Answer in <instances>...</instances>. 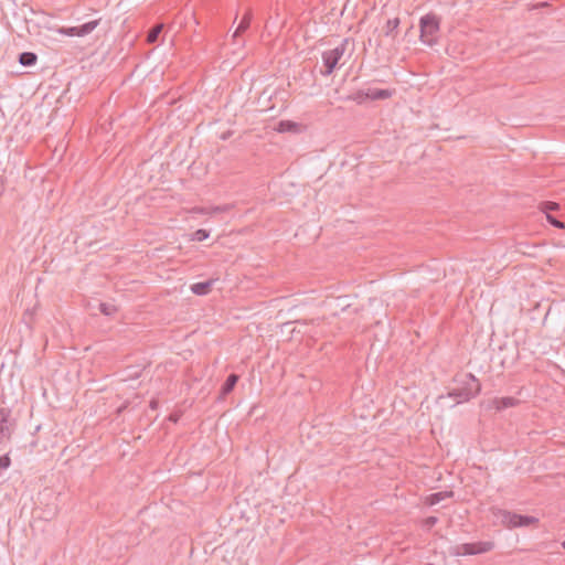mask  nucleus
Instances as JSON below:
<instances>
[{
	"instance_id": "nucleus-1",
	"label": "nucleus",
	"mask_w": 565,
	"mask_h": 565,
	"mask_svg": "<svg viewBox=\"0 0 565 565\" xmlns=\"http://www.w3.org/2000/svg\"><path fill=\"white\" fill-rule=\"evenodd\" d=\"M455 382L457 386L448 393V396L455 398L457 403L468 402L481 391V384L472 373L461 374L455 377Z\"/></svg>"
},
{
	"instance_id": "nucleus-2",
	"label": "nucleus",
	"mask_w": 565,
	"mask_h": 565,
	"mask_svg": "<svg viewBox=\"0 0 565 565\" xmlns=\"http://www.w3.org/2000/svg\"><path fill=\"white\" fill-rule=\"evenodd\" d=\"M495 519L505 527H525L539 523V519L532 515H522L503 509L493 510Z\"/></svg>"
},
{
	"instance_id": "nucleus-3",
	"label": "nucleus",
	"mask_w": 565,
	"mask_h": 565,
	"mask_svg": "<svg viewBox=\"0 0 565 565\" xmlns=\"http://www.w3.org/2000/svg\"><path fill=\"white\" fill-rule=\"evenodd\" d=\"M349 39L342 40V42L332 50L324 51L322 53L323 68L320 70L322 76H329L333 73L335 67L339 65L340 60L345 53Z\"/></svg>"
},
{
	"instance_id": "nucleus-4",
	"label": "nucleus",
	"mask_w": 565,
	"mask_h": 565,
	"mask_svg": "<svg viewBox=\"0 0 565 565\" xmlns=\"http://www.w3.org/2000/svg\"><path fill=\"white\" fill-rule=\"evenodd\" d=\"M419 26L422 42L434 45L439 31V19L435 14H426L420 18Z\"/></svg>"
},
{
	"instance_id": "nucleus-5",
	"label": "nucleus",
	"mask_w": 565,
	"mask_h": 565,
	"mask_svg": "<svg viewBox=\"0 0 565 565\" xmlns=\"http://www.w3.org/2000/svg\"><path fill=\"white\" fill-rule=\"evenodd\" d=\"M11 409L0 408V447L8 444L15 429V420L11 417Z\"/></svg>"
},
{
	"instance_id": "nucleus-6",
	"label": "nucleus",
	"mask_w": 565,
	"mask_h": 565,
	"mask_svg": "<svg viewBox=\"0 0 565 565\" xmlns=\"http://www.w3.org/2000/svg\"><path fill=\"white\" fill-rule=\"evenodd\" d=\"M494 543L491 541H480L475 543H463L455 547V555H477L492 551Z\"/></svg>"
},
{
	"instance_id": "nucleus-7",
	"label": "nucleus",
	"mask_w": 565,
	"mask_h": 565,
	"mask_svg": "<svg viewBox=\"0 0 565 565\" xmlns=\"http://www.w3.org/2000/svg\"><path fill=\"white\" fill-rule=\"evenodd\" d=\"M494 543L491 541H480L475 543H463L455 547V555H477L492 551Z\"/></svg>"
},
{
	"instance_id": "nucleus-8",
	"label": "nucleus",
	"mask_w": 565,
	"mask_h": 565,
	"mask_svg": "<svg viewBox=\"0 0 565 565\" xmlns=\"http://www.w3.org/2000/svg\"><path fill=\"white\" fill-rule=\"evenodd\" d=\"M98 24L99 20H93L78 26H62L57 29V33L66 36H85L92 33Z\"/></svg>"
},
{
	"instance_id": "nucleus-9",
	"label": "nucleus",
	"mask_w": 565,
	"mask_h": 565,
	"mask_svg": "<svg viewBox=\"0 0 565 565\" xmlns=\"http://www.w3.org/2000/svg\"><path fill=\"white\" fill-rule=\"evenodd\" d=\"M333 309V315H338L339 311H345L351 308L352 303L350 302L349 296H340L334 298L333 302L329 303Z\"/></svg>"
},
{
	"instance_id": "nucleus-10",
	"label": "nucleus",
	"mask_w": 565,
	"mask_h": 565,
	"mask_svg": "<svg viewBox=\"0 0 565 565\" xmlns=\"http://www.w3.org/2000/svg\"><path fill=\"white\" fill-rule=\"evenodd\" d=\"M215 281V279H209L206 281L193 284L191 285V291L198 296L207 295Z\"/></svg>"
},
{
	"instance_id": "nucleus-11",
	"label": "nucleus",
	"mask_w": 565,
	"mask_h": 565,
	"mask_svg": "<svg viewBox=\"0 0 565 565\" xmlns=\"http://www.w3.org/2000/svg\"><path fill=\"white\" fill-rule=\"evenodd\" d=\"M395 93V89H381V88H369V96L372 100H383L391 98Z\"/></svg>"
},
{
	"instance_id": "nucleus-12",
	"label": "nucleus",
	"mask_w": 565,
	"mask_h": 565,
	"mask_svg": "<svg viewBox=\"0 0 565 565\" xmlns=\"http://www.w3.org/2000/svg\"><path fill=\"white\" fill-rule=\"evenodd\" d=\"M454 495V492L452 491H439V492H435V493H431L429 494L428 497H426L425 499V503L427 505H435L437 503H439L440 501L447 499V498H450Z\"/></svg>"
},
{
	"instance_id": "nucleus-13",
	"label": "nucleus",
	"mask_w": 565,
	"mask_h": 565,
	"mask_svg": "<svg viewBox=\"0 0 565 565\" xmlns=\"http://www.w3.org/2000/svg\"><path fill=\"white\" fill-rule=\"evenodd\" d=\"M239 376L235 373H231L221 387V395H228L238 382Z\"/></svg>"
},
{
	"instance_id": "nucleus-14",
	"label": "nucleus",
	"mask_w": 565,
	"mask_h": 565,
	"mask_svg": "<svg viewBox=\"0 0 565 565\" xmlns=\"http://www.w3.org/2000/svg\"><path fill=\"white\" fill-rule=\"evenodd\" d=\"M228 207L224 206H213V207H203V206H194L189 212L194 214H216L226 212Z\"/></svg>"
},
{
	"instance_id": "nucleus-15",
	"label": "nucleus",
	"mask_w": 565,
	"mask_h": 565,
	"mask_svg": "<svg viewBox=\"0 0 565 565\" xmlns=\"http://www.w3.org/2000/svg\"><path fill=\"white\" fill-rule=\"evenodd\" d=\"M252 11L248 10L242 18L241 22L238 23L233 36L236 38L239 34L244 33L250 25L252 21Z\"/></svg>"
},
{
	"instance_id": "nucleus-16",
	"label": "nucleus",
	"mask_w": 565,
	"mask_h": 565,
	"mask_svg": "<svg viewBox=\"0 0 565 565\" xmlns=\"http://www.w3.org/2000/svg\"><path fill=\"white\" fill-rule=\"evenodd\" d=\"M495 408L502 411L509 407H513L519 404V399L514 397H500L493 401Z\"/></svg>"
},
{
	"instance_id": "nucleus-17",
	"label": "nucleus",
	"mask_w": 565,
	"mask_h": 565,
	"mask_svg": "<svg viewBox=\"0 0 565 565\" xmlns=\"http://www.w3.org/2000/svg\"><path fill=\"white\" fill-rule=\"evenodd\" d=\"M36 61L38 56L33 52H23L19 55V63L23 66H32Z\"/></svg>"
},
{
	"instance_id": "nucleus-18",
	"label": "nucleus",
	"mask_w": 565,
	"mask_h": 565,
	"mask_svg": "<svg viewBox=\"0 0 565 565\" xmlns=\"http://www.w3.org/2000/svg\"><path fill=\"white\" fill-rule=\"evenodd\" d=\"M162 29H163V24H156L153 25L148 34H147V42L148 43H156L160 33L162 32Z\"/></svg>"
},
{
	"instance_id": "nucleus-19",
	"label": "nucleus",
	"mask_w": 565,
	"mask_h": 565,
	"mask_svg": "<svg viewBox=\"0 0 565 565\" xmlns=\"http://www.w3.org/2000/svg\"><path fill=\"white\" fill-rule=\"evenodd\" d=\"M398 25H399V19L398 18H394V19L387 20L386 25H385V35L386 36H391V38H395L394 32L396 31Z\"/></svg>"
},
{
	"instance_id": "nucleus-20",
	"label": "nucleus",
	"mask_w": 565,
	"mask_h": 565,
	"mask_svg": "<svg viewBox=\"0 0 565 565\" xmlns=\"http://www.w3.org/2000/svg\"><path fill=\"white\" fill-rule=\"evenodd\" d=\"M298 130V124L290 121V120H281L278 125V131H297Z\"/></svg>"
},
{
	"instance_id": "nucleus-21",
	"label": "nucleus",
	"mask_w": 565,
	"mask_h": 565,
	"mask_svg": "<svg viewBox=\"0 0 565 565\" xmlns=\"http://www.w3.org/2000/svg\"><path fill=\"white\" fill-rule=\"evenodd\" d=\"M349 98L361 104L364 100L370 99L369 89H360L354 95L350 96Z\"/></svg>"
},
{
	"instance_id": "nucleus-22",
	"label": "nucleus",
	"mask_w": 565,
	"mask_h": 565,
	"mask_svg": "<svg viewBox=\"0 0 565 565\" xmlns=\"http://www.w3.org/2000/svg\"><path fill=\"white\" fill-rule=\"evenodd\" d=\"M99 311L105 316H111L117 311V308L111 303L102 302L99 303Z\"/></svg>"
},
{
	"instance_id": "nucleus-23",
	"label": "nucleus",
	"mask_w": 565,
	"mask_h": 565,
	"mask_svg": "<svg viewBox=\"0 0 565 565\" xmlns=\"http://www.w3.org/2000/svg\"><path fill=\"white\" fill-rule=\"evenodd\" d=\"M210 236V232L206 231V230H203V228H199L196 230L193 234H192V241L194 242H202L204 239H206L207 237Z\"/></svg>"
},
{
	"instance_id": "nucleus-24",
	"label": "nucleus",
	"mask_w": 565,
	"mask_h": 565,
	"mask_svg": "<svg viewBox=\"0 0 565 565\" xmlns=\"http://www.w3.org/2000/svg\"><path fill=\"white\" fill-rule=\"evenodd\" d=\"M559 205L558 203L556 202H551V201H545V202H542L541 204V209L542 211L547 215L550 214L551 211H556L558 210Z\"/></svg>"
},
{
	"instance_id": "nucleus-25",
	"label": "nucleus",
	"mask_w": 565,
	"mask_h": 565,
	"mask_svg": "<svg viewBox=\"0 0 565 565\" xmlns=\"http://www.w3.org/2000/svg\"><path fill=\"white\" fill-rule=\"evenodd\" d=\"M546 218H547V222L556 228L565 227V224L562 221H559L558 218H556L555 216H553L551 214H547Z\"/></svg>"
},
{
	"instance_id": "nucleus-26",
	"label": "nucleus",
	"mask_w": 565,
	"mask_h": 565,
	"mask_svg": "<svg viewBox=\"0 0 565 565\" xmlns=\"http://www.w3.org/2000/svg\"><path fill=\"white\" fill-rule=\"evenodd\" d=\"M438 522V518L428 516L423 521V526L427 530L431 529Z\"/></svg>"
},
{
	"instance_id": "nucleus-27",
	"label": "nucleus",
	"mask_w": 565,
	"mask_h": 565,
	"mask_svg": "<svg viewBox=\"0 0 565 565\" xmlns=\"http://www.w3.org/2000/svg\"><path fill=\"white\" fill-rule=\"evenodd\" d=\"M149 406H150V408H151V409H157V408H158V406H159V401H158V399H156V398H152V399L150 401Z\"/></svg>"
},
{
	"instance_id": "nucleus-28",
	"label": "nucleus",
	"mask_w": 565,
	"mask_h": 565,
	"mask_svg": "<svg viewBox=\"0 0 565 565\" xmlns=\"http://www.w3.org/2000/svg\"><path fill=\"white\" fill-rule=\"evenodd\" d=\"M169 419H170L171 422L177 423V422H178V419H179V417H178L177 415H170V416H169Z\"/></svg>"
},
{
	"instance_id": "nucleus-29",
	"label": "nucleus",
	"mask_w": 565,
	"mask_h": 565,
	"mask_svg": "<svg viewBox=\"0 0 565 565\" xmlns=\"http://www.w3.org/2000/svg\"><path fill=\"white\" fill-rule=\"evenodd\" d=\"M562 547L565 550V540L562 542Z\"/></svg>"
}]
</instances>
